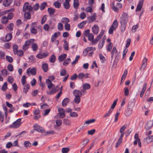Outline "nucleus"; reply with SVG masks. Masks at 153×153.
<instances>
[{"instance_id": "nucleus-1", "label": "nucleus", "mask_w": 153, "mask_h": 153, "mask_svg": "<svg viewBox=\"0 0 153 153\" xmlns=\"http://www.w3.org/2000/svg\"><path fill=\"white\" fill-rule=\"evenodd\" d=\"M46 83L49 89L53 88L51 91H47V93L49 95L53 94L57 92L59 90V86L57 85L55 87V85L52 84L51 81L48 79L46 80Z\"/></svg>"}, {"instance_id": "nucleus-2", "label": "nucleus", "mask_w": 153, "mask_h": 153, "mask_svg": "<svg viewBox=\"0 0 153 153\" xmlns=\"http://www.w3.org/2000/svg\"><path fill=\"white\" fill-rule=\"evenodd\" d=\"M38 10V4L36 3L34 6L33 7L31 6L28 3L26 2L24 5L23 10Z\"/></svg>"}, {"instance_id": "nucleus-3", "label": "nucleus", "mask_w": 153, "mask_h": 153, "mask_svg": "<svg viewBox=\"0 0 153 153\" xmlns=\"http://www.w3.org/2000/svg\"><path fill=\"white\" fill-rule=\"evenodd\" d=\"M118 26V22L117 20H115L113 22L112 25L110 26L108 30L110 34H112L113 31L115 30Z\"/></svg>"}, {"instance_id": "nucleus-4", "label": "nucleus", "mask_w": 153, "mask_h": 153, "mask_svg": "<svg viewBox=\"0 0 153 153\" xmlns=\"http://www.w3.org/2000/svg\"><path fill=\"white\" fill-rule=\"evenodd\" d=\"M120 23L127 24L128 21V16L127 13H123L121 15L120 19Z\"/></svg>"}, {"instance_id": "nucleus-5", "label": "nucleus", "mask_w": 153, "mask_h": 153, "mask_svg": "<svg viewBox=\"0 0 153 153\" xmlns=\"http://www.w3.org/2000/svg\"><path fill=\"white\" fill-rule=\"evenodd\" d=\"M36 70L35 68H33L30 69V68L27 69L26 71V74L28 76H30V73L32 75H35L36 74Z\"/></svg>"}, {"instance_id": "nucleus-6", "label": "nucleus", "mask_w": 153, "mask_h": 153, "mask_svg": "<svg viewBox=\"0 0 153 153\" xmlns=\"http://www.w3.org/2000/svg\"><path fill=\"white\" fill-rule=\"evenodd\" d=\"M21 119L19 118L13 122L11 127L13 128H17L19 127L22 124L21 122Z\"/></svg>"}, {"instance_id": "nucleus-7", "label": "nucleus", "mask_w": 153, "mask_h": 153, "mask_svg": "<svg viewBox=\"0 0 153 153\" xmlns=\"http://www.w3.org/2000/svg\"><path fill=\"white\" fill-rule=\"evenodd\" d=\"M90 78V74L88 73L84 74L83 73H79L78 76V78L79 79H82L83 78Z\"/></svg>"}, {"instance_id": "nucleus-8", "label": "nucleus", "mask_w": 153, "mask_h": 153, "mask_svg": "<svg viewBox=\"0 0 153 153\" xmlns=\"http://www.w3.org/2000/svg\"><path fill=\"white\" fill-rule=\"evenodd\" d=\"M54 131H48L45 132L44 129L39 126V132L43 133L44 135H45L48 134H53Z\"/></svg>"}, {"instance_id": "nucleus-9", "label": "nucleus", "mask_w": 153, "mask_h": 153, "mask_svg": "<svg viewBox=\"0 0 153 153\" xmlns=\"http://www.w3.org/2000/svg\"><path fill=\"white\" fill-rule=\"evenodd\" d=\"M94 0H88V3L89 6L87 7L85 10H93L94 9Z\"/></svg>"}, {"instance_id": "nucleus-10", "label": "nucleus", "mask_w": 153, "mask_h": 153, "mask_svg": "<svg viewBox=\"0 0 153 153\" xmlns=\"http://www.w3.org/2000/svg\"><path fill=\"white\" fill-rule=\"evenodd\" d=\"M58 111L60 116L59 118H63L65 117V111L62 108H59Z\"/></svg>"}, {"instance_id": "nucleus-11", "label": "nucleus", "mask_w": 153, "mask_h": 153, "mask_svg": "<svg viewBox=\"0 0 153 153\" xmlns=\"http://www.w3.org/2000/svg\"><path fill=\"white\" fill-rule=\"evenodd\" d=\"M36 25V24L35 23L33 22L32 23L30 30V31L31 33L35 34L37 33Z\"/></svg>"}, {"instance_id": "nucleus-12", "label": "nucleus", "mask_w": 153, "mask_h": 153, "mask_svg": "<svg viewBox=\"0 0 153 153\" xmlns=\"http://www.w3.org/2000/svg\"><path fill=\"white\" fill-rule=\"evenodd\" d=\"M132 106H130L129 104L128 105V107L127 109L125 112V115L127 117H129L131 114L132 112Z\"/></svg>"}, {"instance_id": "nucleus-13", "label": "nucleus", "mask_w": 153, "mask_h": 153, "mask_svg": "<svg viewBox=\"0 0 153 153\" xmlns=\"http://www.w3.org/2000/svg\"><path fill=\"white\" fill-rule=\"evenodd\" d=\"M92 31L94 34H97L99 31V27L97 25H94L92 27Z\"/></svg>"}, {"instance_id": "nucleus-14", "label": "nucleus", "mask_w": 153, "mask_h": 153, "mask_svg": "<svg viewBox=\"0 0 153 153\" xmlns=\"http://www.w3.org/2000/svg\"><path fill=\"white\" fill-rule=\"evenodd\" d=\"M153 125V120L148 121L145 126V128L146 130H149L151 128Z\"/></svg>"}, {"instance_id": "nucleus-15", "label": "nucleus", "mask_w": 153, "mask_h": 153, "mask_svg": "<svg viewBox=\"0 0 153 153\" xmlns=\"http://www.w3.org/2000/svg\"><path fill=\"white\" fill-rule=\"evenodd\" d=\"M97 18L96 14L94 13L93 15L91 16H90L88 18V22L89 23H91L95 21Z\"/></svg>"}, {"instance_id": "nucleus-16", "label": "nucleus", "mask_w": 153, "mask_h": 153, "mask_svg": "<svg viewBox=\"0 0 153 153\" xmlns=\"http://www.w3.org/2000/svg\"><path fill=\"white\" fill-rule=\"evenodd\" d=\"M73 94L75 97H81L82 95L81 91L77 90H74L73 92Z\"/></svg>"}, {"instance_id": "nucleus-17", "label": "nucleus", "mask_w": 153, "mask_h": 153, "mask_svg": "<svg viewBox=\"0 0 153 153\" xmlns=\"http://www.w3.org/2000/svg\"><path fill=\"white\" fill-rule=\"evenodd\" d=\"M60 35V32H57L53 34L51 38V40L52 42H54L56 39V38Z\"/></svg>"}, {"instance_id": "nucleus-18", "label": "nucleus", "mask_w": 153, "mask_h": 153, "mask_svg": "<svg viewBox=\"0 0 153 153\" xmlns=\"http://www.w3.org/2000/svg\"><path fill=\"white\" fill-rule=\"evenodd\" d=\"M144 142L147 143L153 142V136H148L144 140Z\"/></svg>"}, {"instance_id": "nucleus-19", "label": "nucleus", "mask_w": 153, "mask_h": 153, "mask_svg": "<svg viewBox=\"0 0 153 153\" xmlns=\"http://www.w3.org/2000/svg\"><path fill=\"white\" fill-rule=\"evenodd\" d=\"M12 2V0H4L3 4L5 7H8L10 5Z\"/></svg>"}, {"instance_id": "nucleus-20", "label": "nucleus", "mask_w": 153, "mask_h": 153, "mask_svg": "<svg viewBox=\"0 0 153 153\" xmlns=\"http://www.w3.org/2000/svg\"><path fill=\"white\" fill-rule=\"evenodd\" d=\"M48 55L47 52H43L39 53V59H42L47 56Z\"/></svg>"}, {"instance_id": "nucleus-21", "label": "nucleus", "mask_w": 153, "mask_h": 153, "mask_svg": "<svg viewBox=\"0 0 153 153\" xmlns=\"http://www.w3.org/2000/svg\"><path fill=\"white\" fill-rule=\"evenodd\" d=\"M67 55L66 54H63L60 55L58 57V60L59 62H61L63 61L66 57Z\"/></svg>"}, {"instance_id": "nucleus-22", "label": "nucleus", "mask_w": 153, "mask_h": 153, "mask_svg": "<svg viewBox=\"0 0 153 153\" xmlns=\"http://www.w3.org/2000/svg\"><path fill=\"white\" fill-rule=\"evenodd\" d=\"M9 74L8 71L6 69H3L1 71V75L4 76H6Z\"/></svg>"}, {"instance_id": "nucleus-23", "label": "nucleus", "mask_w": 153, "mask_h": 153, "mask_svg": "<svg viewBox=\"0 0 153 153\" xmlns=\"http://www.w3.org/2000/svg\"><path fill=\"white\" fill-rule=\"evenodd\" d=\"M74 7L75 9H78L79 5V1L78 0H74Z\"/></svg>"}, {"instance_id": "nucleus-24", "label": "nucleus", "mask_w": 153, "mask_h": 153, "mask_svg": "<svg viewBox=\"0 0 153 153\" xmlns=\"http://www.w3.org/2000/svg\"><path fill=\"white\" fill-rule=\"evenodd\" d=\"M12 38V34L10 33L7 34L5 36V40L7 42L10 41Z\"/></svg>"}, {"instance_id": "nucleus-25", "label": "nucleus", "mask_w": 153, "mask_h": 153, "mask_svg": "<svg viewBox=\"0 0 153 153\" xmlns=\"http://www.w3.org/2000/svg\"><path fill=\"white\" fill-rule=\"evenodd\" d=\"M121 24V26L120 29L121 32H123L125 30L127 24L123 23H120Z\"/></svg>"}, {"instance_id": "nucleus-26", "label": "nucleus", "mask_w": 153, "mask_h": 153, "mask_svg": "<svg viewBox=\"0 0 153 153\" xmlns=\"http://www.w3.org/2000/svg\"><path fill=\"white\" fill-rule=\"evenodd\" d=\"M24 86V88L23 91L25 94H26L30 88V85L29 84L27 83L26 85H25V86Z\"/></svg>"}, {"instance_id": "nucleus-27", "label": "nucleus", "mask_w": 153, "mask_h": 153, "mask_svg": "<svg viewBox=\"0 0 153 153\" xmlns=\"http://www.w3.org/2000/svg\"><path fill=\"white\" fill-rule=\"evenodd\" d=\"M69 100L68 98H65L62 101V105L63 107H65L68 103Z\"/></svg>"}, {"instance_id": "nucleus-28", "label": "nucleus", "mask_w": 153, "mask_h": 153, "mask_svg": "<svg viewBox=\"0 0 153 153\" xmlns=\"http://www.w3.org/2000/svg\"><path fill=\"white\" fill-rule=\"evenodd\" d=\"M42 69L45 72H46L48 69V65L46 63L43 64L42 65Z\"/></svg>"}, {"instance_id": "nucleus-29", "label": "nucleus", "mask_w": 153, "mask_h": 153, "mask_svg": "<svg viewBox=\"0 0 153 153\" xmlns=\"http://www.w3.org/2000/svg\"><path fill=\"white\" fill-rule=\"evenodd\" d=\"M82 87L84 90H88L91 88V86L89 84L85 83L83 85Z\"/></svg>"}, {"instance_id": "nucleus-30", "label": "nucleus", "mask_w": 153, "mask_h": 153, "mask_svg": "<svg viewBox=\"0 0 153 153\" xmlns=\"http://www.w3.org/2000/svg\"><path fill=\"white\" fill-rule=\"evenodd\" d=\"M89 141V140L88 139L82 141V145L83 146V147L81 149V150H83V149H84V147L87 145Z\"/></svg>"}, {"instance_id": "nucleus-31", "label": "nucleus", "mask_w": 153, "mask_h": 153, "mask_svg": "<svg viewBox=\"0 0 153 153\" xmlns=\"http://www.w3.org/2000/svg\"><path fill=\"white\" fill-rule=\"evenodd\" d=\"M34 41V39H30L27 41L25 42V44L27 45L28 46H30L31 43H33Z\"/></svg>"}, {"instance_id": "nucleus-32", "label": "nucleus", "mask_w": 153, "mask_h": 153, "mask_svg": "<svg viewBox=\"0 0 153 153\" xmlns=\"http://www.w3.org/2000/svg\"><path fill=\"white\" fill-rule=\"evenodd\" d=\"M143 2L142 1H140L138 4L136 10H141L143 5Z\"/></svg>"}, {"instance_id": "nucleus-33", "label": "nucleus", "mask_w": 153, "mask_h": 153, "mask_svg": "<svg viewBox=\"0 0 153 153\" xmlns=\"http://www.w3.org/2000/svg\"><path fill=\"white\" fill-rule=\"evenodd\" d=\"M111 58H113L114 54H117V51L116 48L115 47H114L112 49V50L111 51Z\"/></svg>"}, {"instance_id": "nucleus-34", "label": "nucleus", "mask_w": 153, "mask_h": 153, "mask_svg": "<svg viewBox=\"0 0 153 153\" xmlns=\"http://www.w3.org/2000/svg\"><path fill=\"white\" fill-rule=\"evenodd\" d=\"M64 44L63 45V48L65 50H68L69 49L68 43L66 40H64Z\"/></svg>"}, {"instance_id": "nucleus-35", "label": "nucleus", "mask_w": 153, "mask_h": 153, "mask_svg": "<svg viewBox=\"0 0 153 153\" xmlns=\"http://www.w3.org/2000/svg\"><path fill=\"white\" fill-rule=\"evenodd\" d=\"M63 123L66 125H70L71 123V121L68 119H64Z\"/></svg>"}, {"instance_id": "nucleus-36", "label": "nucleus", "mask_w": 153, "mask_h": 153, "mask_svg": "<svg viewBox=\"0 0 153 153\" xmlns=\"http://www.w3.org/2000/svg\"><path fill=\"white\" fill-rule=\"evenodd\" d=\"M8 18L5 16L2 17L1 18V22L3 24H5L8 22Z\"/></svg>"}, {"instance_id": "nucleus-37", "label": "nucleus", "mask_w": 153, "mask_h": 153, "mask_svg": "<svg viewBox=\"0 0 153 153\" xmlns=\"http://www.w3.org/2000/svg\"><path fill=\"white\" fill-rule=\"evenodd\" d=\"M88 40L91 41H92L94 39V35L92 33H90L87 36Z\"/></svg>"}, {"instance_id": "nucleus-38", "label": "nucleus", "mask_w": 153, "mask_h": 153, "mask_svg": "<svg viewBox=\"0 0 153 153\" xmlns=\"http://www.w3.org/2000/svg\"><path fill=\"white\" fill-rule=\"evenodd\" d=\"M24 17L25 18L27 19H30V18L31 16L30 13L27 12H25L24 14Z\"/></svg>"}, {"instance_id": "nucleus-39", "label": "nucleus", "mask_w": 153, "mask_h": 153, "mask_svg": "<svg viewBox=\"0 0 153 153\" xmlns=\"http://www.w3.org/2000/svg\"><path fill=\"white\" fill-rule=\"evenodd\" d=\"M86 21H84L82 22L79 24L78 25V27L79 28H81L84 27L85 25L86 24Z\"/></svg>"}, {"instance_id": "nucleus-40", "label": "nucleus", "mask_w": 153, "mask_h": 153, "mask_svg": "<svg viewBox=\"0 0 153 153\" xmlns=\"http://www.w3.org/2000/svg\"><path fill=\"white\" fill-rule=\"evenodd\" d=\"M14 27V25L13 23H10L9 24V25L7 27V28L8 29V30L10 31H12L13 30V29Z\"/></svg>"}, {"instance_id": "nucleus-41", "label": "nucleus", "mask_w": 153, "mask_h": 153, "mask_svg": "<svg viewBox=\"0 0 153 153\" xmlns=\"http://www.w3.org/2000/svg\"><path fill=\"white\" fill-rule=\"evenodd\" d=\"M118 100L117 99H116L114 101L112 105L111 106V108L110 109H111V110L113 111V109L115 107L117 103V102Z\"/></svg>"}, {"instance_id": "nucleus-42", "label": "nucleus", "mask_w": 153, "mask_h": 153, "mask_svg": "<svg viewBox=\"0 0 153 153\" xmlns=\"http://www.w3.org/2000/svg\"><path fill=\"white\" fill-rule=\"evenodd\" d=\"M56 61V57L53 54L51 55L50 58V61L51 62L53 63Z\"/></svg>"}, {"instance_id": "nucleus-43", "label": "nucleus", "mask_w": 153, "mask_h": 153, "mask_svg": "<svg viewBox=\"0 0 153 153\" xmlns=\"http://www.w3.org/2000/svg\"><path fill=\"white\" fill-rule=\"evenodd\" d=\"M13 48L14 53H16L18 51V45L16 44H14L13 45Z\"/></svg>"}, {"instance_id": "nucleus-44", "label": "nucleus", "mask_w": 153, "mask_h": 153, "mask_svg": "<svg viewBox=\"0 0 153 153\" xmlns=\"http://www.w3.org/2000/svg\"><path fill=\"white\" fill-rule=\"evenodd\" d=\"M70 116L73 117H76L78 116V115L76 112H71L70 113Z\"/></svg>"}, {"instance_id": "nucleus-45", "label": "nucleus", "mask_w": 153, "mask_h": 153, "mask_svg": "<svg viewBox=\"0 0 153 153\" xmlns=\"http://www.w3.org/2000/svg\"><path fill=\"white\" fill-rule=\"evenodd\" d=\"M64 7L66 9H68L70 7V5L69 2H64L63 3Z\"/></svg>"}, {"instance_id": "nucleus-46", "label": "nucleus", "mask_w": 153, "mask_h": 153, "mask_svg": "<svg viewBox=\"0 0 153 153\" xmlns=\"http://www.w3.org/2000/svg\"><path fill=\"white\" fill-rule=\"evenodd\" d=\"M50 111V109H47L44 110L42 112V114L43 116H46L48 114Z\"/></svg>"}, {"instance_id": "nucleus-47", "label": "nucleus", "mask_w": 153, "mask_h": 153, "mask_svg": "<svg viewBox=\"0 0 153 153\" xmlns=\"http://www.w3.org/2000/svg\"><path fill=\"white\" fill-rule=\"evenodd\" d=\"M53 5L56 8H59L61 6L60 3L57 1L54 2L53 3Z\"/></svg>"}, {"instance_id": "nucleus-48", "label": "nucleus", "mask_w": 153, "mask_h": 153, "mask_svg": "<svg viewBox=\"0 0 153 153\" xmlns=\"http://www.w3.org/2000/svg\"><path fill=\"white\" fill-rule=\"evenodd\" d=\"M31 47L33 51H36L37 50L38 46L36 43H33Z\"/></svg>"}, {"instance_id": "nucleus-49", "label": "nucleus", "mask_w": 153, "mask_h": 153, "mask_svg": "<svg viewBox=\"0 0 153 153\" xmlns=\"http://www.w3.org/2000/svg\"><path fill=\"white\" fill-rule=\"evenodd\" d=\"M69 22V19L67 18H63L61 19V22L65 24L68 23Z\"/></svg>"}, {"instance_id": "nucleus-50", "label": "nucleus", "mask_w": 153, "mask_h": 153, "mask_svg": "<svg viewBox=\"0 0 153 153\" xmlns=\"http://www.w3.org/2000/svg\"><path fill=\"white\" fill-rule=\"evenodd\" d=\"M26 76L25 75L22 76V83L23 86H25L26 83Z\"/></svg>"}, {"instance_id": "nucleus-51", "label": "nucleus", "mask_w": 153, "mask_h": 153, "mask_svg": "<svg viewBox=\"0 0 153 153\" xmlns=\"http://www.w3.org/2000/svg\"><path fill=\"white\" fill-rule=\"evenodd\" d=\"M30 62L34 63L36 62L35 57L33 56H31L29 58Z\"/></svg>"}, {"instance_id": "nucleus-52", "label": "nucleus", "mask_w": 153, "mask_h": 153, "mask_svg": "<svg viewBox=\"0 0 153 153\" xmlns=\"http://www.w3.org/2000/svg\"><path fill=\"white\" fill-rule=\"evenodd\" d=\"M6 59L10 63H12L13 62V59L11 56H6Z\"/></svg>"}, {"instance_id": "nucleus-53", "label": "nucleus", "mask_w": 153, "mask_h": 153, "mask_svg": "<svg viewBox=\"0 0 153 153\" xmlns=\"http://www.w3.org/2000/svg\"><path fill=\"white\" fill-rule=\"evenodd\" d=\"M24 145L26 148L30 147L31 146V144L28 141H25L24 142Z\"/></svg>"}, {"instance_id": "nucleus-54", "label": "nucleus", "mask_w": 153, "mask_h": 153, "mask_svg": "<svg viewBox=\"0 0 153 153\" xmlns=\"http://www.w3.org/2000/svg\"><path fill=\"white\" fill-rule=\"evenodd\" d=\"M80 97H75L74 101L75 102L76 104H78L80 101Z\"/></svg>"}, {"instance_id": "nucleus-55", "label": "nucleus", "mask_w": 153, "mask_h": 153, "mask_svg": "<svg viewBox=\"0 0 153 153\" xmlns=\"http://www.w3.org/2000/svg\"><path fill=\"white\" fill-rule=\"evenodd\" d=\"M113 46L112 43L110 42L108 45L107 48V51H110L112 49Z\"/></svg>"}, {"instance_id": "nucleus-56", "label": "nucleus", "mask_w": 153, "mask_h": 153, "mask_svg": "<svg viewBox=\"0 0 153 153\" xmlns=\"http://www.w3.org/2000/svg\"><path fill=\"white\" fill-rule=\"evenodd\" d=\"M112 111L111 109H110L106 113L104 116V117H108L111 113L112 112Z\"/></svg>"}, {"instance_id": "nucleus-57", "label": "nucleus", "mask_w": 153, "mask_h": 153, "mask_svg": "<svg viewBox=\"0 0 153 153\" xmlns=\"http://www.w3.org/2000/svg\"><path fill=\"white\" fill-rule=\"evenodd\" d=\"M62 121L61 120L58 119L56 120V123L58 126H59L62 124Z\"/></svg>"}, {"instance_id": "nucleus-58", "label": "nucleus", "mask_w": 153, "mask_h": 153, "mask_svg": "<svg viewBox=\"0 0 153 153\" xmlns=\"http://www.w3.org/2000/svg\"><path fill=\"white\" fill-rule=\"evenodd\" d=\"M71 60L70 59V58H68L64 61L63 62V65L64 66L66 65H68V63L70 62Z\"/></svg>"}, {"instance_id": "nucleus-59", "label": "nucleus", "mask_w": 153, "mask_h": 153, "mask_svg": "<svg viewBox=\"0 0 153 153\" xmlns=\"http://www.w3.org/2000/svg\"><path fill=\"white\" fill-rule=\"evenodd\" d=\"M79 58V56H76V57L74 60L73 62H72L71 63V64L72 65H74L75 64L78 62V59Z\"/></svg>"}, {"instance_id": "nucleus-60", "label": "nucleus", "mask_w": 153, "mask_h": 153, "mask_svg": "<svg viewBox=\"0 0 153 153\" xmlns=\"http://www.w3.org/2000/svg\"><path fill=\"white\" fill-rule=\"evenodd\" d=\"M47 6V3L46 2H44L41 4L40 7L41 10H44Z\"/></svg>"}, {"instance_id": "nucleus-61", "label": "nucleus", "mask_w": 153, "mask_h": 153, "mask_svg": "<svg viewBox=\"0 0 153 153\" xmlns=\"http://www.w3.org/2000/svg\"><path fill=\"white\" fill-rule=\"evenodd\" d=\"M14 14L13 13H10L7 14V18L8 19H11L13 18Z\"/></svg>"}, {"instance_id": "nucleus-62", "label": "nucleus", "mask_w": 153, "mask_h": 153, "mask_svg": "<svg viewBox=\"0 0 153 153\" xmlns=\"http://www.w3.org/2000/svg\"><path fill=\"white\" fill-rule=\"evenodd\" d=\"M7 68L10 71H12L13 70V66L11 64H9L7 65Z\"/></svg>"}, {"instance_id": "nucleus-63", "label": "nucleus", "mask_w": 153, "mask_h": 153, "mask_svg": "<svg viewBox=\"0 0 153 153\" xmlns=\"http://www.w3.org/2000/svg\"><path fill=\"white\" fill-rule=\"evenodd\" d=\"M58 29L60 31H61L63 29V25L62 23H59L58 25Z\"/></svg>"}, {"instance_id": "nucleus-64", "label": "nucleus", "mask_w": 153, "mask_h": 153, "mask_svg": "<svg viewBox=\"0 0 153 153\" xmlns=\"http://www.w3.org/2000/svg\"><path fill=\"white\" fill-rule=\"evenodd\" d=\"M41 108L43 110H46L48 108V106L46 104H44L42 105H41Z\"/></svg>"}]
</instances>
